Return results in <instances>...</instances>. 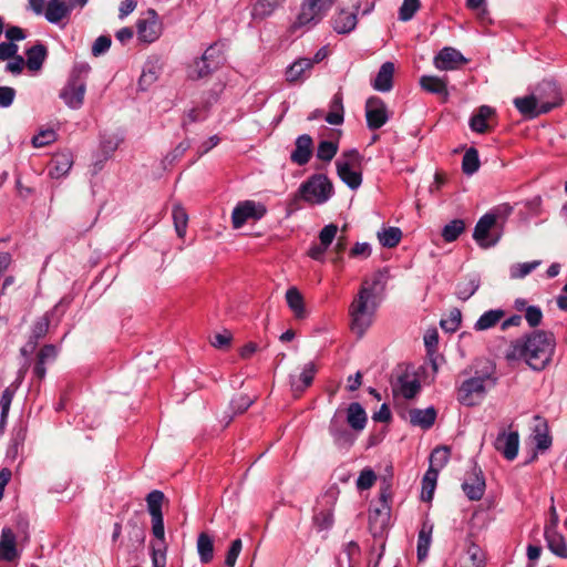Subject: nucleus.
I'll return each instance as SVG.
<instances>
[{"label":"nucleus","instance_id":"obj_30","mask_svg":"<svg viewBox=\"0 0 567 567\" xmlns=\"http://www.w3.org/2000/svg\"><path fill=\"white\" fill-rule=\"evenodd\" d=\"M344 419L351 429L357 432H360L365 427L368 420L364 409L358 402H353L348 406Z\"/></svg>","mask_w":567,"mask_h":567},{"label":"nucleus","instance_id":"obj_39","mask_svg":"<svg viewBox=\"0 0 567 567\" xmlns=\"http://www.w3.org/2000/svg\"><path fill=\"white\" fill-rule=\"evenodd\" d=\"M197 551L203 564H208L214 558V539L205 532L197 537Z\"/></svg>","mask_w":567,"mask_h":567},{"label":"nucleus","instance_id":"obj_58","mask_svg":"<svg viewBox=\"0 0 567 567\" xmlns=\"http://www.w3.org/2000/svg\"><path fill=\"white\" fill-rule=\"evenodd\" d=\"M375 481V473L371 468H364L361 471L357 480V487L360 491L369 489L374 485Z\"/></svg>","mask_w":567,"mask_h":567},{"label":"nucleus","instance_id":"obj_18","mask_svg":"<svg viewBox=\"0 0 567 567\" xmlns=\"http://www.w3.org/2000/svg\"><path fill=\"white\" fill-rule=\"evenodd\" d=\"M462 488L471 501H478L483 497L485 492V480L481 470L473 468L467 473Z\"/></svg>","mask_w":567,"mask_h":567},{"label":"nucleus","instance_id":"obj_13","mask_svg":"<svg viewBox=\"0 0 567 567\" xmlns=\"http://www.w3.org/2000/svg\"><path fill=\"white\" fill-rule=\"evenodd\" d=\"M421 390V383L414 373L408 370L401 372L392 381V391L394 395H401L404 399H413Z\"/></svg>","mask_w":567,"mask_h":567},{"label":"nucleus","instance_id":"obj_27","mask_svg":"<svg viewBox=\"0 0 567 567\" xmlns=\"http://www.w3.org/2000/svg\"><path fill=\"white\" fill-rule=\"evenodd\" d=\"M316 373V364L313 362L306 363L302 368L301 373L298 377H290V384L292 391L298 395L302 393L308 386L311 385Z\"/></svg>","mask_w":567,"mask_h":567},{"label":"nucleus","instance_id":"obj_60","mask_svg":"<svg viewBox=\"0 0 567 567\" xmlns=\"http://www.w3.org/2000/svg\"><path fill=\"white\" fill-rule=\"evenodd\" d=\"M243 548V542L241 539L237 538L231 542V545L226 554L225 558V565L227 567H235L236 560L241 551Z\"/></svg>","mask_w":567,"mask_h":567},{"label":"nucleus","instance_id":"obj_8","mask_svg":"<svg viewBox=\"0 0 567 567\" xmlns=\"http://www.w3.org/2000/svg\"><path fill=\"white\" fill-rule=\"evenodd\" d=\"M512 213V207L507 204L495 207L492 212L485 214L477 221L473 237L482 247L495 245L496 240H489L488 234L498 218H506Z\"/></svg>","mask_w":567,"mask_h":567},{"label":"nucleus","instance_id":"obj_40","mask_svg":"<svg viewBox=\"0 0 567 567\" xmlns=\"http://www.w3.org/2000/svg\"><path fill=\"white\" fill-rule=\"evenodd\" d=\"M344 109L342 102V95L337 93L329 105V112L324 116L326 121L331 125H340L344 120Z\"/></svg>","mask_w":567,"mask_h":567},{"label":"nucleus","instance_id":"obj_52","mask_svg":"<svg viewBox=\"0 0 567 567\" xmlns=\"http://www.w3.org/2000/svg\"><path fill=\"white\" fill-rule=\"evenodd\" d=\"M540 265L539 260L532 262L516 264L511 267V277L513 279H520L529 275L534 269Z\"/></svg>","mask_w":567,"mask_h":567},{"label":"nucleus","instance_id":"obj_42","mask_svg":"<svg viewBox=\"0 0 567 567\" xmlns=\"http://www.w3.org/2000/svg\"><path fill=\"white\" fill-rule=\"evenodd\" d=\"M214 71V69H210L209 63L200 56L187 66V76L196 81L209 76Z\"/></svg>","mask_w":567,"mask_h":567},{"label":"nucleus","instance_id":"obj_36","mask_svg":"<svg viewBox=\"0 0 567 567\" xmlns=\"http://www.w3.org/2000/svg\"><path fill=\"white\" fill-rule=\"evenodd\" d=\"M393 73L394 64L392 62L383 63L373 81V87L381 92L390 91L392 89Z\"/></svg>","mask_w":567,"mask_h":567},{"label":"nucleus","instance_id":"obj_37","mask_svg":"<svg viewBox=\"0 0 567 567\" xmlns=\"http://www.w3.org/2000/svg\"><path fill=\"white\" fill-rule=\"evenodd\" d=\"M432 533L433 524L429 519H425L422 523L417 536V557L420 560H423L427 556L432 540Z\"/></svg>","mask_w":567,"mask_h":567},{"label":"nucleus","instance_id":"obj_20","mask_svg":"<svg viewBox=\"0 0 567 567\" xmlns=\"http://www.w3.org/2000/svg\"><path fill=\"white\" fill-rule=\"evenodd\" d=\"M495 120V110L488 105H482L471 117L470 127L476 133L484 134L491 130L492 123Z\"/></svg>","mask_w":567,"mask_h":567},{"label":"nucleus","instance_id":"obj_22","mask_svg":"<svg viewBox=\"0 0 567 567\" xmlns=\"http://www.w3.org/2000/svg\"><path fill=\"white\" fill-rule=\"evenodd\" d=\"M17 536L11 528H3L0 536V560L11 563L19 559Z\"/></svg>","mask_w":567,"mask_h":567},{"label":"nucleus","instance_id":"obj_21","mask_svg":"<svg viewBox=\"0 0 567 567\" xmlns=\"http://www.w3.org/2000/svg\"><path fill=\"white\" fill-rule=\"evenodd\" d=\"M78 8L73 1L70 0H49V7L45 14L48 22L60 24L64 19H68L72 10Z\"/></svg>","mask_w":567,"mask_h":567},{"label":"nucleus","instance_id":"obj_3","mask_svg":"<svg viewBox=\"0 0 567 567\" xmlns=\"http://www.w3.org/2000/svg\"><path fill=\"white\" fill-rule=\"evenodd\" d=\"M381 282V275H375L372 281L364 280L358 296L349 307L351 330L362 337L373 322L377 309L375 290Z\"/></svg>","mask_w":567,"mask_h":567},{"label":"nucleus","instance_id":"obj_45","mask_svg":"<svg viewBox=\"0 0 567 567\" xmlns=\"http://www.w3.org/2000/svg\"><path fill=\"white\" fill-rule=\"evenodd\" d=\"M313 524L319 530H326L333 525V509L331 506L316 509Z\"/></svg>","mask_w":567,"mask_h":567},{"label":"nucleus","instance_id":"obj_64","mask_svg":"<svg viewBox=\"0 0 567 567\" xmlns=\"http://www.w3.org/2000/svg\"><path fill=\"white\" fill-rule=\"evenodd\" d=\"M56 355H58L56 347L53 344H47L43 348H41V350L39 351V353L37 355V360L42 363H47V362H51V361L55 360Z\"/></svg>","mask_w":567,"mask_h":567},{"label":"nucleus","instance_id":"obj_15","mask_svg":"<svg viewBox=\"0 0 567 567\" xmlns=\"http://www.w3.org/2000/svg\"><path fill=\"white\" fill-rule=\"evenodd\" d=\"M365 117L370 130H378L388 122V110L380 97L372 96L368 99L365 103Z\"/></svg>","mask_w":567,"mask_h":567},{"label":"nucleus","instance_id":"obj_12","mask_svg":"<svg viewBox=\"0 0 567 567\" xmlns=\"http://www.w3.org/2000/svg\"><path fill=\"white\" fill-rule=\"evenodd\" d=\"M152 533L157 542L151 544V556L153 567L166 566V550L165 529L162 517H152Z\"/></svg>","mask_w":567,"mask_h":567},{"label":"nucleus","instance_id":"obj_46","mask_svg":"<svg viewBox=\"0 0 567 567\" xmlns=\"http://www.w3.org/2000/svg\"><path fill=\"white\" fill-rule=\"evenodd\" d=\"M165 495L161 491H152L146 496L147 509L151 517H162V504L164 502Z\"/></svg>","mask_w":567,"mask_h":567},{"label":"nucleus","instance_id":"obj_55","mask_svg":"<svg viewBox=\"0 0 567 567\" xmlns=\"http://www.w3.org/2000/svg\"><path fill=\"white\" fill-rule=\"evenodd\" d=\"M450 450L447 447L435 449L430 457V467H435L437 471L442 468L449 461Z\"/></svg>","mask_w":567,"mask_h":567},{"label":"nucleus","instance_id":"obj_50","mask_svg":"<svg viewBox=\"0 0 567 567\" xmlns=\"http://www.w3.org/2000/svg\"><path fill=\"white\" fill-rule=\"evenodd\" d=\"M173 219L177 236L179 238H184L188 224V215L186 210L179 206H175L173 209Z\"/></svg>","mask_w":567,"mask_h":567},{"label":"nucleus","instance_id":"obj_54","mask_svg":"<svg viewBox=\"0 0 567 567\" xmlns=\"http://www.w3.org/2000/svg\"><path fill=\"white\" fill-rule=\"evenodd\" d=\"M462 315L458 309H453L447 318L441 320V328L447 332H454L461 324Z\"/></svg>","mask_w":567,"mask_h":567},{"label":"nucleus","instance_id":"obj_26","mask_svg":"<svg viewBox=\"0 0 567 567\" xmlns=\"http://www.w3.org/2000/svg\"><path fill=\"white\" fill-rule=\"evenodd\" d=\"M545 538L548 548L557 556L561 558L567 557V545L565 538L555 528V522L548 524L545 528Z\"/></svg>","mask_w":567,"mask_h":567},{"label":"nucleus","instance_id":"obj_53","mask_svg":"<svg viewBox=\"0 0 567 567\" xmlns=\"http://www.w3.org/2000/svg\"><path fill=\"white\" fill-rule=\"evenodd\" d=\"M480 287L478 279L471 278L467 281L461 282L457 286V296L462 300H467L472 297Z\"/></svg>","mask_w":567,"mask_h":567},{"label":"nucleus","instance_id":"obj_51","mask_svg":"<svg viewBox=\"0 0 567 567\" xmlns=\"http://www.w3.org/2000/svg\"><path fill=\"white\" fill-rule=\"evenodd\" d=\"M338 152V144L331 141H322L317 148V157L324 162H330Z\"/></svg>","mask_w":567,"mask_h":567},{"label":"nucleus","instance_id":"obj_17","mask_svg":"<svg viewBox=\"0 0 567 567\" xmlns=\"http://www.w3.org/2000/svg\"><path fill=\"white\" fill-rule=\"evenodd\" d=\"M380 506L369 512V528L373 535L383 532L390 518V505L384 494L380 497Z\"/></svg>","mask_w":567,"mask_h":567},{"label":"nucleus","instance_id":"obj_48","mask_svg":"<svg viewBox=\"0 0 567 567\" xmlns=\"http://www.w3.org/2000/svg\"><path fill=\"white\" fill-rule=\"evenodd\" d=\"M480 168L478 152L471 147L468 148L462 159V169L466 175H472Z\"/></svg>","mask_w":567,"mask_h":567},{"label":"nucleus","instance_id":"obj_47","mask_svg":"<svg viewBox=\"0 0 567 567\" xmlns=\"http://www.w3.org/2000/svg\"><path fill=\"white\" fill-rule=\"evenodd\" d=\"M437 475H439V472H437V468H435V467H430L427 470V472L425 473V475L423 477V486H422V498L424 501L432 499L434 488L436 485Z\"/></svg>","mask_w":567,"mask_h":567},{"label":"nucleus","instance_id":"obj_38","mask_svg":"<svg viewBox=\"0 0 567 567\" xmlns=\"http://www.w3.org/2000/svg\"><path fill=\"white\" fill-rule=\"evenodd\" d=\"M357 14L346 10H340L333 18L332 25L338 33H349L357 25Z\"/></svg>","mask_w":567,"mask_h":567},{"label":"nucleus","instance_id":"obj_7","mask_svg":"<svg viewBox=\"0 0 567 567\" xmlns=\"http://www.w3.org/2000/svg\"><path fill=\"white\" fill-rule=\"evenodd\" d=\"M361 164V155L357 150L344 152L336 162L338 176L351 189H357L362 183L361 173L357 168Z\"/></svg>","mask_w":567,"mask_h":567},{"label":"nucleus","instance_id":"obj_33","mask_svg":"<svg viewBox=\"0 0 567 567\" xmlns=\"http://www.w3.org/2000/svg\"><path fill=\"white\" fill-rule=\"evenodd\" d=\"M286 0H256L251 8V17L255 20H264L270 17Z\"/></svg>","mask_w":567,"mask_h":567},{"label":"nucleus","instance_id":"obj_59","mask_svg":"<svg viewBox=\"0 0 567 567\" xmlns=\"http://www.w3.org/2000/svg\"><path fill=\"white\" fill-rule=\"evenodd\" d=\"M56 140V133L53 130H43L32 137V145L34 147H43Z\"/></svg>","mask_w":567,"mask_h":567},{"label":"nucleus","instance_id":"obj_9","mask_svg":"<svg viewBox=\"0 0 567 567\" xmlns=\"http://www.w3.org/2000/svg\"><path fill=\"white\" fill-rule=\"evenodd\" d=\"M332 184L324 175H315L300 187L301 197L312 204H322L332 194Z\"/></svg>","mask_w":567,"mask_h":567},{"label":"nucleus","instance_id":"obj_56","mask_svg":"<svg viewBox=\"0 0 567 567\" xmlns=\"http://www.w3.org/2000/svg\"><path fill=\"white\" fill-rule=\"evenodd\" d=\"M466 7L476 11V17L482 23L489 21L486 0H466Z\"/></svg>","mask_w":567,"mask_h":567},{"label":"nucleus","instance_id":"obj_19","mask_svg":"<svg viewBox=\"0 0 567 567\" xmlns=\"http://www.w3.org/2000/svg\"><path fill=\"white\" fill-rule=\"evenodd\" d=\"M494 445L506 460L513 461L518 453L519 435L517 432L503 431L497 435Z\"/></svg>","mask_w":567,"mask_h":567},{"label":"nucleus","instance_id":"obj_2","mask_svg":"<svg viewBox=\"0 0 567 567\" xmlns=\"http://www.w3.org/2000/svg\"><path fill=\"white\" fill-rule=\"evenodd\" d=\"M563 102L561 92L557 83L551 80L539 82L532 90L530 94L514 100L516 109L528 118L546 114L553 109L560 106Z\"/></svg>","mask_w":567,"mask_h":567},{"label":"nucleus","instance_id":"obj_49","mask_svg":"<svg viewBox=\"0 0 567 567\" xmlns=\"http://www.w3.org/2000/svg\"><path fill=\"white\" fill-rule=\"evenodd\" d=\"M465 224L462 219H454L442 229V237L446 243H452L464 231Z\"/></svg>","mask_w":567,"mask_h":567},{"label":"nucleus","instance_id":"obj_14","mask_svg":"<svg viewBox=\"0 0 567 567\" xmlns=\"http://www.w3.org/2000/svg\"><path fill=\"white\" fill-rule=\"evenodd\" d=\"M136 31L138 40L145 43H152L159 38L162 24L154 10H150L146 18L137 21Z\"/></svg>","mask_w":567,"mask_h":567},{"label":"nucleus","instance_id":"obj_28","mask_svg":"<svg viewBox=\"0 0 567 567\" xmlns=\"http://www.w3.org/2000/svg\"><path fill=\"white\" fill-rule=\"evenodd\" d=\"M286 301L297 320H303L308 317L303 296L298 288L290 287L286 291Z\"/></svg>","mask_w":567,"mask_h":567},{"label":"nucleus","instance_id":"obj_34","mask_svg":"<svg viewBox=\"0 0 567 567\" xmlns=\"http://www.w3.org/2000/svg\"><path fill=\"white\" fill-rule=\"evenodd\" d=\"M409 416L411 424L426 430L434 424L436 419V411L434 408H427L424 410L413 409L410 410Z\"/></svg>","mask_w":567,"mask_h":567},{"label":"nucleus","instance_id":"obj_61","mask_svg":"<svg viewBox=\"0 0 567 567\" xmlns=\"http://www.w3.org/2000/svg\"><path fill=\"white\" fill-rule=\"evenodd\" d=\"M337 233H338L337 225L329 224V225L324 226L319 234L320 244L324 247H329L331 245V243L333 241V239L336 238Z\"/></svg>","mask_w":567,"mask_h":567},{"label":"nucleus","instance_id":"obj_35","mask_svg":"<svg viewBox=\"0 0 567 567\" xmlns=\"http://www.w3.org/2000/svg\"><path fill=\"white\" fill-rule=\"evenodd\" d=\"M202 56L209 63L210 69L216 71L226 62L225 44L223 42L210 44Z\"/></svg>","mask_w":567,"mask_h":567},{"label":"nucleus","instance_id":"obj_24","mask_svg":"<svg viewBox=\"0 0 567 567\" xmlns=\"http://www.w3.org/2000/svg\"><path fill=\"white\" fill-rule=\"evenodd\" d=\"M295 150L290 155L292 163L297 165H305L309 162L313 151V142L310 135H300L295 143Z\"/></svg>","mask_w":567,"mask_h":567},{"label":"nucleus","instance_id":"obj_43","mask_svg":"<svg viewBox=\"0 0 567 567\" xmlns=\"http://www.w3.org/2000/svg\"><path fill=\"white\" fill-rule=\"evenodd\" d=\"M47 56V49L43 44H35L27 51V65L30 70L37 71L42 66Z\"/></svg>","mask_w":567,"mask_h":567},{"label":"nucleus","instance_id":"obj_32","mask_svg":"<svg viewBox=\"0 0 567 567\" xmlns=\"http://www.w3.org/2000/svg\"><path fill=\"white\" fill-rule=\"evenodd\" d=\"M421 87L430 93L442 96L443 101H447L449 92L446 81L434 75H423L420 79Z\"/></svg>","mask_w":567,"mask_h":567},{"label":"nucleus","instance_id":"obj_29","mask_svg":"<svg viewBox=\"0 0 567 567\" xmlns=\"http://www.w3.org/2000/svg\"><path fill=\"white\" fill-rule=\"evenodd\" d=\"M73 165L72 154L69 152H62L55 154L50 164H49V173L52 177L59 178L64 176Z\"/></svg>","mask_w":567,"mask_h":567},{"label":"nucleus","instance_id":"obj_6","mask_svg":"<svg viewBox=\"0 0 567 567\" xmlns=\"http://www.w3.org/2000/svg\"><path fill=\"white\" fill-rule=\"evenodd\" d=\"M89 65L75 68L65 86L60 92V97L64 103L73 110H78L83 105L86 91L85 75L89 73Z\"/></svg>","mask_w":567,"mask_h":567},{"label":"nucleus","instance_id":"obj_4","mask_svg":"<svg viewBox=\"0 0 567 567\" xmlns=\"http://www.w3.org/2000/svg\"><path fill=\"white\" fill-rule=\"evenodd\" d=\"M496 379L493 377V369H486L483 372H475L474 375L463 380L456 389L457 401L465 406H475L480 404L487 392L493 386Z\"/></svg>","mask_w":567,"mask_h":567},{"label":"nucleus","instance_id":"obj_11","mask_svg":"<svg viewBox=\"0 0 567 567\" xmlns=\"http://www.w3.org/2000/svg\"><path fill=\"white\" fill-rule=\"evenodd\" d=\"M329 433L336 446L341 450H349L355 441V435L347 427L344 414L340 410L331 417Z\"/></svg>","mask_w":567,"mask_h":567},{"label":"nucleus","instance_id":"obj_44","mask_svg":"<svg viewBox=\"0 0 567 567\" xmlns=\"http://www.w3.org/2000/svg\"><path fill=\"white\" fill-rule=\"evenodd\" d=\"M402 231L399 227H388L378 231V239L383 247L393 248L399 245Z\"/></svg>","mask_w":567,"mask_h":567},{"label":"nucleus","instance_id":"obj_1","mask_svg":"<svg viewBox=\"0 0 567 567\" xmlns=\"http://www.w3.org/2000/svg\"><path fill=\"white\" fill-rule=\"evenodd\" d=\"M556 341L551 332L537 330L525 339L513 341L506 352L508 361L524 359L534 370H543L550 362Z\"/></svg>","mask_w":567,"mask_h":567},{"label":"nucleus","instance_id":"obj_41","mask_svg":"<svg viewBox=\"0 0 567 567\" xmlns=\"http://www.w3.org/2000/svg\"><path fill=\"white\" fill-rule=\"evenodd\" d=\"M505 312L501 309L484 312L474 324L476 331H484L495 327L504 318Z\"/></svg>","mask_w":567,"mask_h":567},{"label":"nucleus","instance_id":"obj_25","mask_svg":"<svg viewBox=\"0 0 567 567\" xmlns=\"http://www.w3.org/2000/svg\"><path fill=\"white\" fill-rule=\"evenodd\" d=\"M460 567H486L485 553L478 545L468 542L460 558Z\"/></svg>","mask_w":567,"mask_h":567},{"label":"nucleus","instance_id":"obj_63","mask_svg":"<svg viewBox=\"0 0 567 567\" xmlns=\"http://www.w3.org/2000/svg\"><path fill=\"white\" fill-rule=\"evenodd\" d=\"M111 38L107 35H100L92 45V54L99 56L104 54L111 47Z\"/></svg>","mask_w":567,"mask_h":567},{"label":"nucleus","instance_id":"obj_62","mask_svg":"<svg viewBox=\"0 0 567 567\" xmlns=\"http://www.w3.org/2000/svg\"><path fill=\"white\" fill-rule=\"evenodd\" d=\"M254 402V399L239 394L231 400V409L235 413H244Z\"/></svg>","mask_w":567,"mask_h":567},{"label":"nucleus","instance_id":"obj_10","mask_svg":"<svg viewBox=\"0 0 567 567\" xmlns=\"http://www.w3.org/2000/svg\"><path fill=\"white\" fill-rule=\"evenodd\" d=\"M266 207L254 200H244L236 205L231 214V224L235 229L241 228L249 220H258L266 214Z\"/></svg>","mask_w":567,"mask_h":567},{"label":"nucleus","instance_id":"obj_16","mask_svg":"<svg viewBox=\"0 0 567 567\" xmlns=\"http://www.w3.org/2000/svg\"><path fill=\"white\" fill-rule=\"evenodd\" d=\"M467 60L452 47L443 48L433 60L434 66L440 71H453L464 65Z\"/></svg>","mask_w":567,"mask_h":567},{"label":"nucleus","instance_id":"obj_5","mask_svg":"<svg viewBox=\"0 0 567 567\" xmlns=\"http://www.w3.org/2000/svg\"><path fill=\"white\" fill-rule=\"evenodd\" d=\"M334 1L336 0H305L301 3L299 13L288 29L289 33L302 34L317 25L331 9Z\"/></svg>","mask_w":567,"mask_h":567},{"label":"nucleus","instance_id":"obj_23","mask_svg":"<svg viewBox=\"0 0 567 567\" xmlns=\"http://www.w3.org/2000/svg\"><path fill=\"white\" fill-rule=\"evenodd\" d=\"M313 68V62L308 58H299L291 63L285 72L286 81L293 84L303 82Z\"/></svg>","mask_w":567,"mask_h":567},{"label":"nucleus","instance_id":"obj_57","mask_svg":"<svg viewBox=\"0 0 567 567\" xmlns=\"http://www.w3.org/2000/svg\"><path fill=\"white\" fill-rule=\"evenodd\" d=\"M420 9L419 0H403L400 8L399 18L402 21H409L413 18L415 12Z\"/></svg>","mask_w":567,"mask_h":567},{"label":"nucleus","instance_id":"obj_31","mask_svg":"<svg viewBox=\"0 0 567 567\" xmlns=\"http://www.w3.org/2000/svg\"><path fill=\"white\" fill-rule=\"evenodd\" d=\"M533 427V439L538 450L545 451L551 445L547 422L540 416H535Z\"/></svg>","mask_w":567,"mask_h":567}]
</instances>
